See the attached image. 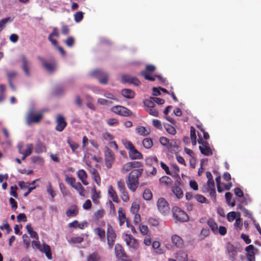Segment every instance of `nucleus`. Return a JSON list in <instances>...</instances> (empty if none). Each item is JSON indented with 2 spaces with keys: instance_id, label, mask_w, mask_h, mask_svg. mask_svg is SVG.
Masks as SVG:
<instances>
[{
  "instance_id": "obj_1",
  "label": "nucleus",
  "mask_w": 261,
  "mask_h": 261,
  "mask_svg": "<svg viewBox=\"0 0 261 261\" xmlns=\"http://www.w3.org/2000/svg\"><path fill=\"white\" fill-rule=\"evenodd\" d=\"M142 169H134L129 174L126 182L128 188L134 192L139 185V177L142 174Z\"/></svg>"
},
{
  "instance_id": "obj_2",
  "label": "nucleus",
  "mask_w": 261,
  "mask_h": 261,
  "mask_svg": "<svg viewBox=\"0 0 261 261\" xmlns=\"http://www.w3.org/2000/svg\"><path fill=\"white\" fill-rule=\"evenodd\" d=\"M90 76L98 79L100 84L106 85L108 83V74L100 69H94L90 72Z\"/></svg>"
},
{
  "instance_id": "obj_3",
  "label": "nucleus",
  "mask_w": 261,
  "mask_h": 261,
  "mask_svg": "<svg viewBox=\"0 0 261 261\" xmlns=\"http://www.w3.org/2000/svg\"><path fill=\"white\" fill-rule=\"evenodd\" d=\"M158 211L163 215H167L170 212V207L168 202L164 198H160L156 202Z\"/></svg>"
},
{
  "instance_id": "obj_4",
  "label": "nucleus",
  "mask_w": 261,
  "mask_h": 261,
  "mask_svg": "<svg viewBox=\"0 0 261 261\" xmlns=\"http://www.w3.org/2000/svg\"><path fill=\"white\" fill-rule=\"evenodd\" d=\"M42 117L41 113L35 114L33 109H30L27 115V123L30 125L32 123H38Z\"/></svg>"
},
{
  "instance_id": "obj_5",
  "label": "nucleus",
  "mask_w": 261,
  "mask_h": 261,
  "mask_svg": "<svg viewBox=\"0 0 261 261\" xmlns=\"http://www.w3.org/2000/svg\"><path fill=\"white\" fill-rule=\"evenodd\" d=\"M174 218L179 222H185L188 220V215L180 208L174 207L172 209Z\"/></svg>"
},
{
  "instance_id": "obj_6",
  "label": "nucleus",
  "mask_w": 261,
  "mask_h": 261,
  "mask_svg": "<svg viewBox=\"0 0 261 261\" xmlns=\"http://www.w3.org/2000/svg\"><path fill=\"white\" fill-rule=\"evenodd\" d=\"M202 191L203 193L209 192L210 196L215 199L216 192L214 180L207 181V183L203 186Z\"/></svg>"
},
{
  "instance_id": "obj_7",
  "label": "nucleus",
  "mask_w": 261,
  "mask_h": 261,
  "mask_svg": "<svg viewBox=\"0 0 261 261\" xmlns=\"http://www.w3.org/2000/svg\"><path fill=\"white\" fill-rule=\"evenodd\" d=\"M198 143L201 144L199 148L202 154L206 156H210L213 154L212 149L207 142L200 140L198 141Z\"/></svg>"
},
{
  "instance_id": "obj_8",
  "label": "nucleus",
  "mask_w": 261,
  "mask_h": 261,
  "mask_svg": "<svg viewBox=\"0 0 261 261\" xmlns=\"http://www.w3.org/2000/svg\"><path fill=\"white\" fill-rule=\"evenodd\" d=\"M116 239V234L112 226L107 225V242L110 248H112Z\"/></svg>"
},
{
  "instance_id": "obj_9",
  "label": "nucleus",
  "mask_w": 261,
  "mask_h": 261,
  "mask_svg": "<svg viewBox=\"0 0 261 261\" xmlns=\"http://www.w3.org/2000/svg\"><path fill=\"white\" fill-rule=\"evenodd\" d=\"M111 111L113 113L123 116H128L132 114L131 111L127 108L120 106L113 107Z\"/></svg>"
},
{
  "instance_id": "obj_10",
  "label": "nucleus",
  "mask_w": 261,
  "mask_h": 261,
  "mask_svg": "<svg viewBox=\"0 0 261 261\" xmlns=\"http://www.w3.org/2000/svg\"><path fill=\"white\" fill-rule=\"evenodd\" d=\"M41 61L45 69L49 73H53L57 69V64L55 61H48L41 58Z\"/></svg>"
},
{
  "instance_id": "obj_11",
  "label": "nucleus",
  "mask_w": 261,
  "mask_h": 261,
  "mask_svg": "<svg viewBox=\"0 0 261 261\" xmlns=\"http://www.w3.org/2000/svg\"><path fill=\"white\" fill-rule=\"evenodd\" d=\"M105 162L107 168H110L114 160V154L108 147H106L105 151Z\"/></svg>"
},
{
  "instance_id": "obj_12",
  "label": "nucleus",
  "mask_w": 261,
  "mask_h": 261,
  "mask_svg": "<svg viewBox=\"0 0 261 261\" xmlns=\"http://www.w3.org/2000/svg\"><path fill=\"white\" fill-rule=\"evenodd\" d=\"M124 240L126 245L133 249H136L138 246L137 240L130 234H126L124 237Z\"/></svg>"
},
{
  "instance_id": "obj_13",
  "label": "nucleus",
  "mask_w": 261,
  "mask_h": 261,
  "mask_svg": "<svg viewBox=\"0 0 261 261\" xmlns=\"http://www.w3.org/2000/svg\"><path fill=\"white\" fill-rule=\"evenodd\" d=\"M245 251L247 252L246 256L248 261H255V254L257 250L253 245H249L245 248Z\"/></svg>"
},
{
  "instance_id": "obj_14",
  "label": "nucleus",
  "mask_w": 261,
  "mask_h": 261,
  "mask_svg": "<svg viewBox=\"0 0 261 261\" xmlns=\"http://www.w3.org/2000/svg\"><path fill=\"white\" fill-rule=\"evenodd\" d=\"M56 122L57 125L56 129L59 132H62L66 127L67 123L65 120V118L61 115L57 116Z\"/></svg>"
},
{
  "instance_id": "obj_15",
  "label": "nucleus",
  "mask_w": 261,
  "mask_h": 261,
  "mask_svg": "<svg viewBox=\"0 0 261 261\" xmlns=\"http://www.w3.org/2000/svg\"><path fill=\"white\" fill-rule=\"evenodd\" d=\"M142 164L137 161H133L125 164L122 168V170L125 172H128L133 168H139L141 166Z\"/></svg>"
},
{
  "instance_id": "obj_16",
  "label": "nucleus",
  "mask_w": 261,
  "mask_h": 261,
  "mask_svg": "<svg viewBox=\"0 0 261 261\" xmlns=\"http://www.w3.org/2000/svg\"><path fill=\"white\" fill-rule=\"evenodd\" d=\"M59 37V30L57 28H54L53 30L51 33H50L48 37V40L51 42L52 45L54 46H56L57 45V41L56 39L54 38V37Z\"/></svg>"
},
{
  "instance_id": "obj_17",
  "label": "nucleus",
  "mask_w": 261,
  "mask_h": 261,
  "mask_svg": "<svg viewBox=\"0 0 261 261\" xmlns=\"http://www.w3.org/2000/svg\"><path fill=\"white\" fill-rule=\"evenodd\" d=\"M128 154L129 158L132 160H140L143 158V155L136 149L135 147L129 150Z\"/></svg>"
},
{
  "instance_id": "obj_18",
  "label": "nucleus",
  "mask_w": 261,
  "mask_h": 261,
  "mask_svg": "<svg viewBox=\"0 0 261 261\" xmlns=\"http://www.w3.org/2000/svg\"><path fill=\"white\" fill-rule=\"evenodd\" d=\"M46 151V147L45 144L40 141H38L35 146V152L37 153H41Z\"/></svg>"
},
{
  "instance_id": "obj_19",
  "label": "nucleus",
  "mask_w": 261,
  "mask_h": 261,
  "mask_svg": "<svg viewBox=\"0 0 261 261\" xmlns=\"http://www.w3.org/2000/svg\"><path fill=\"white\" fill-rule=\"evenodd\" d=\"M40 251L43 253H44L46 257L48 259H51L52 255L51 252V249L49 245L45 243H43V246L41 247Z\"/></svg>"
},
{
  "instance_id": "obj_20",
  "label": "nucleus",
  "mask_w": 261,
  "mask_h": 261,
  "mask_svg": "<svg viewBox=\"0 0 261 261\" xmlns=\"http://www.w3.org/2000/svg\"><path fill=\"white\" fill-rule=\"evenodd\" d=\"M227 251L229 255V258L232 261L236 259V256L237 254V251L236 248L231 245H229L227 247Z\"/></svg>"
},
{
  "instance_id": "obj_21",
  "label": "nucleus",
  "mask_w": 261,
  "mask_h": 261,
  "mask_svg": "<svg viewBox=\"0 0 261 261\" xmlns=\"http://www.w3.org/2000/svg\"><path fill=\"white\" fill-rule=\"evenodd\" d=\"M66 214L68 217L76 216L78 214L77 207L75 205H71L67 210Z\"/></svg>"
},
{
  "instance_id": "obj_22",
  "label": "nucleus",
  "mask_w": 261,
  "mask_h": 261,
  "mask_svg": "<svg viewBox=\"0 0 261 261\" xmlns=\"http://www.w3.org/2000/svg\"><path fill=\"white\" fill-rule=\"evenodd\" d=\"M172 243L177 247L181 248L183 245V241L182 239L176 234H174L171 237Z\"/></svg>"
},
{
  "instance_id": "obj_23",
  "label": "nucleus",
  "mask_w": 261,
  "mask_h": 261,
  "mask_svg": "<svg viewBox=\"0 0 261 261\" xmlns=\"http://www.w3.org/2000/svg\"><path fill=\"white\" fill-rule=\"evenodd\" d=\"M115 251L116 256L119 257L126 256V253L123 250L122 246L119 244H117L115 247Z\"/></svg>"
},
{
  "instance_id": "obj_24",
  "label": "nucleus",
  "mask_w": 261,
  "mask_h": 261,
  "mask_svg": "<svg viewBox=\"0 0 261 261\" xmlns=\"http://www.w3.org/2000/svg\"><path fill=\"white\" fill-rule=\"evenodd\" d=\"M108 192L109 196L112 199L113 201L118 203L119 200L117 193L112 186L109 187Z\"/></svg>"
},
{
  "instance_id": "obj_25",
  "label": "nucleus",
  "mask_w": 261,
  "mask_h": 261,
  "mask_svg": "<svg viewBox=\"0 0 261 261\" xmlns=\"http://www.w3.org/2000/svg\"><path fill=\"white\" fill-rule=\"evenodd\" d=\"M21 61L22 63V69L24 73L27 75L29 76L30 71L29 69V62L27 58L24 56H22L21 57Z\"/></svg>"
},
{
  "instance_id": "obj_26",
  "label": "nucleus",
  "mask_w": 261,
  "mask_h": 261,
  "mask_svg": "<svg viewBox=\"0 0 261 261\" xmlns=\"http://www.w3.org/2000/svg\"><path fill=\"white\" fill-rule=\"evenodd\" d=\"M118 219L119 221V225L120 226H122L124 224V222L126 221L125 214L123 212V210L122 208H119L118 212Z\"/></svg>"
},
{
  "instance_id": "obj_27",
  "label": "nucleus",
  "mask_w": 261,
  "mask_h": 261,
  "mask_svg": "<svg viewBox=\"0 0 261 261\" xmlns=\"http://www.w3.org/2000/svg\"><path fill=\"white\" fill-rule=\"evenodd\" d=\"M175 256L178 261H187L188 260V254L183 251H178Z\"/></svg>"
},
{
  "instance_id": "obj_28",
  "label": "nucleus",
  "mask_w": 261,
  "mask_h": 261,
  "mask_svg": "<svg viewBox=\"0 0 261 261\" xmlns=\"http://www.w3.org/2000/svg\"><path fill=\"white\" fill-rule=\"evenodd\" d=\"M94 232L99 236L101 241H105L106 232L104 229L100 227H97L94 229Z\"/></svg>"
},
{
  "instance_id": "obj_29",
  "label": "nucleus",
  "mask_w": 261,
  "mask_h": 261,
  "mask_svg": "<svg viewBox=\"0 0 261 261\" xmlns=\"http://www.w3.org/2000/svg\"><path fill=\"white\" fill-rule=\"evenodd\" d=\"M73 188L75 189L81 196H85V190L80 182H76Z\"/></svg>"
},
{
  "instance_id": "obj_30",
  "label": "nucleus",
  "mask_w": 261,
  "mask_h": 261,
  "mask_svg": "<svg viewBox=\"0 0 261 261\" xmlns=\"http://www.w3.org/2000/svg\"><path fill=\"white\" fill-rule=\"evenodd\" d=\"M207 224L215 234L218 233V225L213 219H209L207 222Z\"/></svg>"
},
{
  "instance_id": "obj_31",
  "label": "nucleus",
  "mask_w": 261,
  "mask_h": 261,
  "mask_svg": "<svg viewBox=\"0 0 261 261\" xmlns=\"http://www.w3.org/2000/svg\"><path fill=\"white\" fill-rule=\"evenodd\" d=\"M122 95L126 98H133L134 97L135 93L130 89H124L121 91Z\"/></svg>"
},
{
  "instance_id": "obj_32",
  "label": "nucleus",
  "mask_w": 261,
  "mask_h": 261,
  "mask_svg": "<svg viewBox=\"0 0 261 261\" xmlns=\"http://www.w3.org/2000/svg\"><path fill=\"white\" fill-rule=\"evenodd\" d=\"M26 228L31 238H34L36 240H38V239H39L38 235L36 231L33 230V229L31 226V225L30 224H28L27 225Z\"/></svg>"
},
{
  "instance_id": "obj_33",
  "label": "nucleus",
  "mask_w": 261,
  "mask_h": 261,
  "mask_svg": "<svg viewBox=\"0 0 261 261\" xmlns=\"http://www.w3.org/2000/svg\"><path fill=\"white\" fill-rule=\"evenodd\" d=\"M227 204L230 206H234L235 205V201L232 199V195L230 192H227L225 195Z\"/></svg>"
},
{
  "instance_id": "obj_34",
  "label": "nucleus",
  "mask_w": 261,
  "mask_h": 261,
  "mask_svg": "<svg viewBox=\"0 0 261 261\" xmlns=\"http://www.w3.org/2000/svg\"><path fill=\"white\" fill-rule=\"evenodd\" d=\"M87 261H101V258L97 252H94L88 255Z\"/></svg>"
},
{
  "instance_id": "obj_35",
  "label": "nucleus",
  "mask_w": 261,
  "mask_h": 261,
  "mask_svg": "<svg viewBox=\"0 0 261 261\" xmlns=\"http://www.w3.org/2000/svg\"><path fill=\"white\" fill-rule=\"evenodd\" d=\"M160 183L165 186H169L172 184V179L168 176H164L160 178Z\"/></svg>"
},
{
  "instance_id": "obj_36",
  "label": "nucleus",
  "mask_w": 261,
  "mask_h": 261,
  "mask_svg": "<svg viewBox=\"0 0 261 261\" xmlns=\"http://www.w3.org/2000/svg\"><path fill=\"white\" fill-rule=\"evenodd\" d=\"M32 162L39 166H43L44 164L43 159L40 156H33L31 158Z\"/></svg>"
},
{
  "instance_id": "obj_37",
  "label": "nucleus",
  "mask_w": 261,
  "mask_h": 261,
  "mask_svg": "<svg viewBox=\"0 0 261 261\" xmlns=\"http://www.w3.org/2000/svg\"><path fill=\"white\" fill-rule=\"evenodd\" d=\"M235 220L234 224V227L238 228L239 230H241L242 228L243 223L241 219V214L239 212L238 213V216Z\"/></svg>"
},
{
  "instance_id": "obj_38",
  "label": "nucleus",
  "mask_w": 261,
  "mask_h": 261,
  "mask_svg": "<svg viewBox=\"0 0 261 261\" xmlns=\"http://www.w3.org/2000/svg\"><path fill=\"white\" fill-rule=\"evenodd\" d=\"M13 19L11 17H6L0 20V32L5 27L7 23L11 22L13 21Z\"/></svg>"
},
{
  "instance_id": "obj_39",
  "label": "nucleus",
  "mask_w": 261,
  "mask_h": 261,
  "mask_svg": "<svg viewBox=\"0 0 261 261\" xmlns=\"http://www.w3.org/2000/svg\"><path fill=\"white\" fill-rule=\"evenodd\" d=\"M100 198V193L96 192L95 188L94 187L92 190V196L91 198L94 203H97L98 199Z\"/></svg>"
},
{
  "instance_id": "obj_40",
  "label": "nucleus",
  "mask_w": 261,
  "mask_h": 261,
  "mask_svg": "<svg viewBox=\"0 0 261 261\" xmlns=\"http://www.w3.org/2000/svg\"><path fill=\"white\" fill-rule=\"evenodd\" d=\"M144 105L145 107V109L154 107L155 104L152 98L150 97L149 99H147L144 100Z\"/></svg>"
},
{
  "instance_id": "obj_41",
  "label": "nucleus",
  "mask_w": 261,
  "mask_h": 261,
  "mask_svg": "<svg viewBox=\"0 0 261 261\" xmlns=\"http://www.w3.org/2000/svg\"><path fill=\"white\" fill-rule=\"evenodd\" d=\"M172 191L178 198H180L183 196V193L181 189L177 186L173 187Z\"/></svg>"
},
{
  "instance_id": "obj_42",
  "label": "nucleus",
  "mask_w": 261,
  "mask_h": 261,
  "mask_svg": "<svg viewBox=\"0 0 261 261\" xmlns=\"http://www.w3.org/2000/svg\"><path fill=\"white\" fill-rule=\"evenodd\" d=\"M142 144L145 148H150L153 145L152 141L150 138H145L142 141Z\"/></svg>"
},
{
  "instance_id": "obj_43",
  "label": "nucleus",
  "mask_w": 261,
  "mask_h": 261,
  "mask_svg": "<svg viewBox=\"0 0 261 261\" xmlns=\"http://www.w3.org/2000/svg\"><path fill=\"white\" fill-rule=\"evenodd\" d=\"M143 197L145 200H150L152 197V192L149 189H146L144 191Z\"/></svg>"
},
{
  "instance_id": "obj_44",
  "label": "nucleus",
  "mask_w": 261,
  "mask_h": 261,
  "mask_svg": "<svg viewBox=\"0 0 261 261\" xmlns=\"http://www.w3.org/2000/svg\"><path fill=\"white\" fill-rule=\"evenodd\" d=\"M102 94H103L105 97L108 99L118 101V99L116 98V97L113 93L109 91L103 90V93Z\"/></svg>"
},
{
  "instance_id": "obj_45",
  "label": "nucleus",
  "mask_w": 261,
  "mask_h": 261,
  "mask_svg": "<svg viewBox=\"0 0 261 261\" xmlns=\"http://www.w3.org/2000/svg\"><path fill=\"white\" fill-rule=\"evenodd\" d=\"M239 201L242 204L247 205L251 201L250 198L248 195H243V197H241Z\"/></svg>"
},
{
  "instance_id": "obj_46",
  "label": "nucleus",
  "mask_w": 261,
  "mask_h": 261,
  "mask_svg": "<svg viewBox=\"0 0 261 261\" xmlns=\"http://www.w3.org/2000/svg\"><path fill=\"white\" fill-rule=\"evenodd\" d=\"M238 213L234 212H229L227 215V219L229 222H232L238 216Z\"/></svg>"
},
{
  "instance_id": "obj_47",
  "label": "nucleus",
  "mask_w": 261,
  "mask_h": 261,
  "mask_svg": "<svg viewBox=\"0 0 261 261\" xmlns=\"http://www.w3.org/2000/svg\"><path fill=\"white\" fill-rule=\"evenodd\" d=\"M166 131L170 134L174 135L176 134V130L175 128L170 124H166L164 125Z\"/></svg>"
},
{
  "instance_id": "obj_48",
  "label": "nucleus",
  "mask_w": 261,
  "mask_h": 261,
  "mask_svg": "<svg viewBox=\"0 0 261 261\" xmlns=\"http://www.w3.org/2000/svg\"><path fill=\"white\" fill-rule=\"evenodd\" d=\"M137 131L139 134L143 136H147L149 134L148 131L144 126H138Z\"/></svg>"
},
{
  "instance_id": "obj_49",
  "label": "nucleus",
  "mask_w": 261,
  "mask_h": 261,
  "mask_svg": "<svg viewBox=\"0 0 261 261\" xmlns=\"http://www.w3.org/2000/svg\"><path fill=\"white\" fill-rule=\"evenodd\" d=\"M77 177L80 179H84L87 178V174L83 169L79 170L77 172Z\"/></svg>"
},
{
  "instance_id": "obj_50",
  "label": "nucleus",
  "mask_w": 261,
  "mask_h": 261,
  "mask_svg": "<svg viewBox=\"0 0 261 261\" xmlns=\"http://www.w3.org/2000/svg\"><path fill=\"white\" fill-rule=\"evenodd\" d=\"M46 190L47 193L50 195L52 198H54L56 196V194L54 192L51 186V184L50 182L48 183L47 186L46 187Z\"/></svg>"
},
{
  "instance_id": "obj_51",
  "label": "nucleus",
  "mask_w": 261,
  "mask_h": 261,
  "mask_svg": "<svg viewBox=\"0 0 261 261\" xmlns=\"http://www.w3.org/2000/svg\"><path fill=\"white\" fill-rule=\"evenodd\" d=\"M139 208L140 206L139 204H138L137 202H133L130 208V212L133 214H138Z\"/></svg>"
},
{
  "instance_id": "obj_52",
  "label": "nucleus",
  "mask_w": 261,
  "mask_h": 261,
  "mask_svg": "<svg viewBox=\"0 0 261 261\" xmlns=\"http://www.w3.org/2000/svg\"><path fill=\"white\" fill-rule=\"evenodd\" d=\"M122 144L124 146L125 148L130 150L131 148H133L134 146L133 144L129 141L126 139H123L122 140Z\"/></svg>"
},
{
  "instance_id": "obj_53",
  "label": "nucleus",
  "mask_w": 261,
  "mask_h": 261,
  "mask_svg": "<svg viewBox=\"0 0 261 261\" xmlns=\"http://www.w3.org/2000/svg\"><path fill=\"white\" fill-rule=\"evenodd\" d=\"M121 194V198L124 202H128L129 200V195L126 190L120 192Z\"/></svg>"
},
{
  "instance_id": "obj_54",
  "label": "nucleus",
  "mask_w": 261,
  "mask_h": 261,
  "mask_svg": "<svg viewBox=\"0 0 261 261\" xmlns=\"http://www.w3.org/2000/svg\"><path fill=\"white\" fill-rule=\"evenodd\" d=\"M65 179L72 187H73L75 184V179L73 177H69L67 175H65Z\"/></svg>"
},
{
  "instance_id": "obj_55",
  "label": "nucleus",
  "mask_w": 261,
  "mask_h": 261,
  "mask_svg": "<svg viewBox=\"0 0 261 261\" xmlns=\"http://www.w3.org/2000/svg\"><path fill=\"white\" fill-rule=\"evenodd\" d=\"M83 18V13L79 11L74 14V20L76 22L81 21Z\"/></svg>"
},
{
  "instance_id": "obj_56",
  "label": "nucleus",
  "mask_w": 261,
  "mask_h": 261,
  "mask_svg": "<svg viewBox=\"0 0 261 261\" xmlns=\"http://www.w3.org/2000/svg\"><path fill=\"white\" fill-rule=\"evenodd\" d=\"M146 111L149 113V114L153 116L157 117L159 114V112L157 110H156L154 107H152L149 109H146Z\"/></svg>"
},
{
  "instance_id": "obj_57",
  "label": "nucleus",
  "mask_w": 261,
  "mask_h": 261,
  "mask_svg": "<svg viewBox=\"0 0 261 261\" xmlns=\"http://www.w3.org/2000/svg\"><path fill=\"white\" fill-rule=\"evenodd\" d=\"M160 142L162 145L165 146H170L169 140L166 137H162L160 139Z\"/></svg>"
},
{
  "instance_id": "obj_58",
  "label": "nucleus",
  "mask_w": 261,
  "mask_h": 261,
  "mask_svg": "<svg viewBox=\"0 0 261 261\" xmlns=\"http://www.w3.org/2000/svg\"><path fill=\"white\" fill-rule=\"evenodd\" d=\"M141 233L144 236L147 235L148 232V228L146 225H142L139 226Z\"/></svg>"
},
{
  "instance_id": "obj_59",
  "label": "nucleus",
  "mask_w": 261,
  "mask_h": 261,
  "mask_svg": "<svg viewBox=\"0 0 261 261\" xmlns=\"http://www.w3.org/2000/svg\"><path fill=\"white\" fill-rule=\"evenodd\" d=\"M148 223L150 225L153 226H157L159 224V220L154 218H150L148 219Z\"/></svg>"
},
{
  "instance_id": "obj_60",
  "label": "nucleus",
  "mask_w": 261,
  "mask_h": 261,
  "mask_svg": "<svg viewBox=\"0 0 261 261\" xmlns=\"http://www.w3.org/2000/svg\"><path fill=\"white\" fill-rule=\"evenodd\" d=\"M32 149L33 145L32 144H27L26 145V149L24 151H23V152L29 156L32 152Z\"/></svg>"
},
{
  "instance_id": "obj_61",
  "label": "nucleus",
  "mask_w": 261,
  "mask_h": 261,
  "mask_svg": "<svg viewBox=\"0 0 261 261\" xmlns=\"http://www.w3.org/2000/svg\"><path fill=\"white\" fill-rule=\"evenodd\" d=\"M67 143L73 152H74L79 147V145L77 143L72 142L69 140H68Z\"/></svg>"
},
{
  "instance_id": "obj_62",
  "label": "nucleus",
  "mask_w": 261,
  "mask_h": 261,
  "mask_svg": "<svg viewBox=\"0 0 261 261\" xmlns=\"http://www.w3.org/2000/svg\"><path fill=\"white\" fill-rule=\"evenodd\" d=\"M104 215V211L103 210H99L97 211L94 214V217L96 219L98 220L101 218Z\"/></svg>"
},
{
  "instance_id": "obj_63",
  "label": "nucleus",
  "mask_w": 261,
  "mask_h": 261,
  "mask_svg": "<svg viewBox=\"0 0 261 261\" xmlns=\"http://www.w3.org/2000/svg\"><path fill=\"white\" fill-rule=\"evenodd\" d=\"M90 89L96 94H102L103 93V90L97 87L91 86Z\"/></svg>"
},
{
  "instance_id": "obj_64",
  "label": "nucleus",
  "mask_w": 261,
  "mask_h": 261,
  "mask_svg": "<svg viewBox=\"0 0 261 261\" xmlns=\"http://www.w3.org/2000/svg\"><path fill=\"white\" fill-rule=\"evenodd\" d=\"M65 44L69 47H72L74 43V39L72 37H69L65 41Z\"/></svg>"
}]
</instances>
